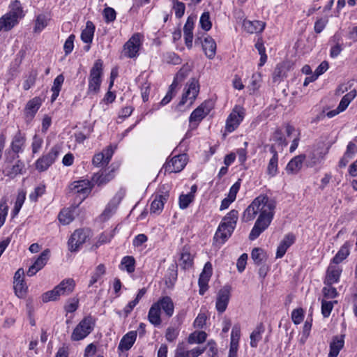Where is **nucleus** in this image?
<instances>
[{"instance_id": "nucleus-41", "label": "nucleus", "mask_w": 357, "mask_h": 357, "mask_svg": "<svg viewBox=\"0 0 357 357\" xmlns=\"http://www.w3.org/2000/svg\"><path fill=\"white\" fill-rule=\"evenodd\" d=\"M121 269H126L128 273H132L135 271V260L132 256L124 257L121 262Z\"/></svg>"}, {"instance_id": "nucleus-38", "label": "nucleus", "mask_w": 357, "mask_h": 357, "mask_svg": "<svg viewBox=\"0 0 357 357\" xmlns=\"http://www.w3.org/2000/svg\"><path fill=\"white\" fill-rule=\"evenodd\" d=\"M212 264L208 261L205 264L203 271L201 273L199 278L198 283H202L204 284H208L210 278L212 275Z\"/></svg>"}, {"instance_id": "nucleus-7", "label": "nucleus", "mask_w": 357, "mask_h": 357, "mask_svg": "<svg viewBox=\"0 0 357 357\" xmlns=\"http://www.w3.org/2000/svg\"><path fill=\"white\" fill-rule=\"evenodd\" d=\"M91 236V231L87 229H76L70 236L68 241V249L70 252L79 250L87 239Z\"/></svg>"}, {"instance_id": "nucleus-55", "label": "nucleus", "mask_w": 357, "mask_h": 357, "mask_svg": "<svg viewBox=\"0 0 357 357\" xmlns=\"http://www.w3.org/2000/svg\"><path fill=\"white\" fill-rule=\"evenodd\" d=\"M194 197L191 195H184L182 194L179 196L178 199V204L179 207L181 209H185L187 208L190 204L192 203L194 200Z\"/></svg>"}, {"instance_id": "nucleus-6", "label": "nucleus", "mask_w": 357, "mask_h": 357, "mask_svg": "<svg viewBox=\"0 0 357 357\" xmlns=\"http://www.w3.org/2000/svg\"><path fill=\"white\" fill-rule=\"evenodd\" d=\"M60 151L59 146H54L47 154L42 155L36 161V169L40 172L46 171L55 162L60 154Z\"/></svg>"}, {"instance_id": "nucleus-17", "label": "nucleus", "mask_w": 357, "mask_h": 357, "mask_svg": "<svg viewBox=\"0 0 357 357\" xmlns=\"http://www.w3.org/2000/svg\"><path fill=\"white\" fill-rule=\"evenodd\" d=\"M209 112L210 109L206 107V102L201 104L191 113L189 117L190 126L196 128Z\"/></svg>"}, {"instance_id": "nucleus-56", "label": "nucleus", "mask_w": 357, "mask_h": 357, "mask_svg": "<svg viewBox=\"0 0 357 357\" xmlns=\"http://www.w3.org/2000/svg\"><path fill=\"white\" fill-rule=\"evenodd\" d=\"M334 303H337V301H326L324 300L321 301V314L324 317H328L330 316Z\"/></svg>"}, {"instance_id": "nucleus-31", "label": "nucleus", "mask_w": 357, "mask_h": 357, "mask_svg": "<svg viewBox=\"0 0 357 357\" xmlns=\"http://www.w3.org/2000/svg\"><path fill=\"white\" fill-rule=\"evenodd\" d=\"M161 311L158 308V305L153 303L149 311L148 319L149 322L155 326H158L161 324Z\"/></svg>"}, {"instance_id": "nucleus-48", "label": "nucleus", "mask_w": 357, "mask_h": 357, "mask_svg": "<svg viewBox=\"0 0 357 357\" xmlns=\"http://www.w3.org/2000/svg\"><path fill=\"white\" fill-rule=\"evenodd\" d=\"M180 261L181 262V265L183 266V268H188L191 267L193 263L192 257L186 249L183 250L181 255Z\"/></svg>"}, {"instance_id": "nucleus-23", "label": "nucleus", "mask_w": 357, "mask_h": 357, "mask_svg": "<svg viewBox=\"0 0 357 357\" xmlns=\"http://www.w3.org/2000/svg\"><path fill=\"white\" fill-rule=\"evenodd\" d=\"M306 158L305 154H301L293 158L287 164L286 171L288 174H297L302 168L303 162Z\"/></svg>"}, {"instance_id": "nucleus-10", "label": "nucleus", "mask_w": 357, "mask_h": 357, "mask_svg": "<svg viewBox=\"0 0 357 357\" xmlns=\"http://www.w3.org/2000/svg\"><path fill=\"white\" fill-rule=\"evenodd\" d=\"M141 46V35L139 33L133 34L123 45V54L128 58H135L139 54Z\"/></svg>"}, {"instance_id": "nucleus-60", "label": "nucleus", "mask_w": 357, "mask_h": 357, "mask_svg": "<svg viewBox=\"0 0 357 357\" xmlns=\"http://www.w3.org/2000/svg\"><path fill=\"white\" fill-rule=\"evenodd\" d=\"M179 331L173 327H168L165 333V338L167 342H174L178 336Z\"/></svg>"}, {"instance_id": "nucleus-33", "label": "nucleus", "mask_w": 357, "mask_h": 357, "mask_svg": "<svg viewBox=\"0 0 357 357\" xmlns=\"http://www.w3.org/2000/svg\"><path fill=\"white\" fill-rule=\"evenodd\" d=\"M25 142V138L22 135L21 132L18 130V132L15 135L13 138L10 148L11 150L16 154H18L20 152L22 151V147ZM18 155H17V158H18Z\"/></svg>"}, {"instance_id": "nucleus-54", "label": "nucleus", "mask_w": 357, "mask_h": 357, "mask_svg": "<svg viewBox=\"0 0 357 357\" xmlns=\"http://www.w3.org/2000/svg\"><path fill=\"white\" fill-rule=\"evenodd\" d=\"M264 257L265 255L264 253V250L261 248H255L252 250L251 253V257L255 264H261L264 259Z\"/></svg>"}, {"instance_id": "nucleus-49", "label": "nucleus", "mask_w": 357, "mask_h": 357, "mask_svg": "<svg viewBox=\"0 0 357 357\" xmlns=\"http://www.w3.org/2000/svg\"><path fill=\"white\" fill-rule=\"evenodd\" d=\"M25 197H26V193L22 191L18 193L17 199H16V202L15 203V206L12 211V215H13V218L15 216H16L18 214V213L20 212V211L24 202Z\"/></svg>"}, {"instance_id": "nucleus-58", "label": "nucleus", "mask_w": 357, "mask_h": 357, "mask_svg": "<svg viewBox=\"0 0 357 357\" xmlns=\"http://www.w3.org/2000/svg\"><path fill=\"white\" fill-rule=\"evenodd\" d=\"M47 25V20L44 15H39L36 20L34 27L35 32H40Z\"/></svg>"}, {"instance_id": "nucleus-30", "label": "nucleus", "mask_w": 357, "mask_h": 357, "mask_svg": "<svg viewBox=\"0 0 357 357\" xmlns=\"http://www.w3.org/2000/svg\"><path fill=\"white\" fill-rule=\"evenodd\" d=\"M137 338L136 331H130L123 336L121 340L118 349L121 351H128L134 344Z\"/></svg>"}, {"instance_id": "nucleus-3", "label": "nucleus", "mask_w": 357, "mask_h": 357, "mask_svg": "<svg viewBox=\"0 0 357 357\" xmlns=\"http://www.w3.org/2000/svg\"><path fill=\"white\" fill-rule=\"evenodd\" d=\"M102 61L100 59H98L95 61L90 70L87 90V95L89 96L97 94L100 91L102 82Z\"/></svg>"}, {"instance_id": "nucleus-26", "label": "nucleus", "mask_w": 357, "mask_h": 357, "mask_svg": "<svg viewBox=\"0 0 357 357\" xmlns=\"http://www.w3.org/2000/svg\"><path fill=\"white\" fill-rule=\"evenodd\" d=\"M269 151L272 153V157L270 159L267 166V174L270 176H275L278 172V155L274 145H270Z\"/></svg>"}, {"instance_id": "nucleus-57", "label": "nucleus", "mask_w": 357, "mask_h": 357, "mask_svg": "<svg viewBox=\"0 0 357 357\" xmlns=\"http://www.w3.org/2000/svg\"><path fill=\"white\" fill-rule=\"evenodd\" d=\"M8 206L6 201L1 199L0 201V228L3 225L6 216L8 215Z\"/></svg>"}, {"instance_id": "nucleus-35", "label": "nucleus", "mask_w": 357, "mask_h": 357, "mask_svg": "<svg viewBox=\"0 0 357 357\" xmlns=\"http://www.w3.org/2000/svg\"><path fill=\"white\" fill-rule=\"evenodd\" d=\"M18 22V20L7 13L0 18V31H8L13 28Z\"/></svg>"}, {"instance_id": "nucleus-29", "label": "nucleus", "mask_w": 357, "mask_h": 357, "mask_svg": "<svg viewBox=\"0 0 357 357\" xmlns=\"http://www.w3.org/2000/svg\"><path fill=\"white\" fill-rule=\"evenodd\" d=\"M75 287V282L73 279L68 278L63 280L58 285L56 286L58 292L61 296H68L71 294Z\"/></svg>"}, {"instance_id": "nucleus-50", "label": "nucleus", "mask_w": 357, "mask_h": 357, "mask_svg": "<svg viewBox=\"0 0 357 357\" xmlns=\"http://www.w3.org/2000/svg\"><path fill=\"white\" fill-rule=\"evenodd\" d=\"M24 168V164L21 160H17V162L13 165L10 169L8 172L7 176L14 178L17 174H22V171Z\"/></svg>"}, {"instance_id": "nucleus-25", "label": "nucleus", "mask_w": 357, "mask_h": 357, "mask_svg": "<svg viewBox=\"0 0 357 357\" xmlns=\"http://www.w3.org/2000/svg\"><path fill=\"white\" fill-rule=\"evenodd\" d=\"M342 273V268L336 265H330L326 271L325 284H333L337 283Z\"/></svg>"}, {"instance_id": "nucleus-8", "label": "nucleus", "mask_w": 357, "mask_h": 357, "mask_svg": "<svg viewBox=\"0 0 357 357\" xmlns=\"http://www.w3.org/2000/svg\"><path fill=\"white\" fill-rule=\"evenodd\" d=\"M245 114V109L240 105H236L227 119L226 131L229 132L234 131L243 121Z\"/></svg>"}, {"instance_id": "nucleus-11", "label": "nucleus", "mask_w": 357, "mask_h": 357, "mask_svg": "<svg viewBox=\"0 0 357 357\" xmlns=\"http://www.w3.org/2000/svg\"><path fill=\"white\" fill-rule=\"evenodd\" d=\"M231 290V286L225 285L218 291L216 297L215 308L219 314H222L225 312L229 302Z\"/></svg>"}, {"instance_id": "nucleus-53", "label": "nucleus", "mask_w": 357, "mask_h": 357, "mask_svg": "<svg viewBox=\"0 0 357 357\" xmlns=\"http://www.w3.org/2000/svg\"><path fill=\"white\" fill-rule=\"evenodd\" d=\"M199 24L202 29L204 31H209L211 29L212 23L210 19V14L208 12H204L200 17Z\"/></svg>"}, {"instance_id": "nucleus-36", "label": "nucleus", "mask_w": 357, "mask_h": 357, "mask_svg": "<svg viewBox=\"0 0 357 357\" xmlns=\"http://www.w3.org/2000/svg\"><path fill=\"white\" fill-rule=\"evenodd\" d=\"M95 26L92 22L88 21L86 28L82 31L81 39L85 43H91L93 40Z\"/></svg>"}, {"instance_id": "nucleus-28", "label": "nucleus", "mask_w": 357, "mask_h": 357, "mask_svg": "<svg viewBox=\"0 0 357 357\" xmlns=\"http://www.w3.org/2000/svg\"><path fill=\"white\" fill-rule=\"evenodd\" d=\"M75 287V282L73 279L68 278L63 280L58 285L56 286L58 292L61 296H68L71 294Z\"/></svg>"}, {"instance_id": "nucleus-15", "label": "nucleus", "mask_w": 357, "mask_h": 357, "mask_svg": "<svg viewBox=\"0 0 357 357\" xmlns=\"http://www.w3.org/2000/svg\"><path fill=\"white\" fill-rule=\"evenodd\" d=\"M50 251L48 249L43 250L38 257L35 260L34 263L29 266L26 271V275L31 277L36 275L47 264L50 258Z\"/></svg>"}, {"instance_id": "nucleus-22", "label": "nucleus", "mask_w": 357, "mask_h": 357, "mask_svg": "<svg viewBox=\"0 0 357 357\" xmlns=\"http://www.w3.org/2000/svg\"><path fill=\"white\" fill-rule=\"evenodd\" d=\"M158 305L160 311L162 310L165 314L168 317H171L174 314V305L172 299L168 296L161 297L157 302L154 303Z\"/></svg>"}, {"instance_id": "nucleus-43", "label": "nucleus", "mask_w": 357, "mask_h": 357, "mask_svg": "<svg viewBox=\"0 0 357 357\" xmlns=\"http://www.w3.org/2000/svg\"><path fill=\"white\" fill-rule=\"evenodd\" d=\"M287 68L283 63H278L273 73V81L274 82H280L287 74Z\"/></svg>"}, {"instance_id": "nucleus-13", "label": "nucleus", "mask_w": 357, "mask_h": 357, "mask_svg": "<svg viewBox=\"0 0 357 357\" xmlns=\"http://www.w3.org/2000/svg\"><path fill=\"white\" fill-rule=\"evenodd\" d=\"M93 184L89 180H80L73 183L70 186V190L75 194L80 196V199L84 200L91 192Z\"/></svg>"}, {"instance_id": "nucleus-34", "label": "nucleus", "mask_w": 357, "mask_h": 357, "mask_svg": "<svg viewBox=\"0 0 357 357\" xmlns=\"http://www.w3.org/2000/svg\"><path fill=\"white\" fill-rule=\"evenodd\" d=\"M351 246V244L349 242H345L333 258L332 262L338 264L345 259L349 255V248Z\"/></svg>"}, {"instance_id": "nucleus-62", "label": "nucleus", "mask_w": 357, "mask_h": 357, "mask_svg": "<svg viewBox=\"0 0 357 357\" xmlns=\"http://www.w3.org/2000/svg\"><path fill=\"white\" fill-rule=\"evenodd\" d=\"M45 192V186L40 185L34 189V191L29 195V199L32 202H36L39 197H41Z\"/></svg>"}, {"instance_id": "nucleus-5", "label": "nucleus", "mask_w": 357, "mask_h": 357, "mask_svg": "<svg viewBox=\"0 0 357 357\" xmlns=\"http://www.w3.org/2000/svg\"><path fill=\"white\" fill-rule=\"evenodd\" d=\"M328 152V148L324 142L314 145L306 155L305 165L307 167H314L321 164Z\"/></svg>"}, {"instance_id": "nucleus-16", "label": "nucleus", "mask_w": 357, "mask_h": 357, "mask_svg": "<svg viewBox=\"0 0 357 357\" xmlns=\"http://www.w3.org/2000/svg\"><path fill=\"white\" fill-rule=\"evenodd\" d=\"M195 43V45L202 44L203 51L206 57L209 59H212L215 56L216 53V43L210 36H205L204 40H202L201 38H197Z\"/></svg>"}, {"instance_id": "nucleus-32", "label": "nucleus", "mask_w": 357, "mask_h": 357, "mask_svg": "<svg viewBox=\"0 0 357 357\" xmlns=\"http://www.w3.org/2000/svg\"><path fill=\"white\" fill-rule=\"evenodd\" d=\"M41 105V100L39 98L36 97L30 100L25 107L24 113L27 117H33L39 109Z\"/></svg>"}, {"instance_id": "nucleus-64", "label": "nucleus", "mask_w": 357, "mask_h": 357, "mask_svg": "<svg viewBox=\"0 0 357 357\" xmlns=\"http://www.w3.org/2000/svg\"><path fill=\"white\" fill-rule=\"evenodd\" d=\"M103 15L106 22H112L116 19V11L114 8L107 7L103 10Z\"/></svg>"}, {"instance_id": "nucleus-52", "label": "nucleus", "mask_w": 357, "mask_h": 357, "mask_svg": "<svg viewBox=\"0 0 357 357\" xmlns=\"http://www.w3.org/2000/svg\"><path fill=\"white\" fill-rule=\"evenodd\" d=\"M85 131H79L75 133V141L77 143H83L84 141L89 137L90 134L93 131V128L91 126L84 127Z\"/></svg>"}, {"instance_id": "nucleus-2", "label": "nucleus", "mask_w": 357, "mask_h": 357, "mask_svg": "<svg viewBox=\"0 0 357 357\" xmlns=\"http://www.w3.org/2000/svg\"><path fill=\"white\" fill-rule=\"evenodd\" d=\"M238 219V211L235 209L230 211L222 220L214 238L216 240L220 239L221 243H224L231 236L236 228Z\"/></svg>"}, {"instance_id": "nucleus-40", "label": "nucleus", "mask_w": 357, "mask_h": 357, "mask_svg": "<svg viewBox=\"0 0 357 357\" xmlns=\"http://www.w3.org/2000/svg\"><path fill=\"white\" fill-rule=\"evenodd\" d=\"M264 331V328L261 324L258 325L256 328L252 331L250 335V346L252 347H257L259 341L261 339V334Z\"/></svg>"}, {"instance_id": "nucleus-21", "label": "nucleus", "mask_w": 357, "mask_h": 357, "mask_svg": "<svg viewBox=\"0 0 357 357\" xmlns=\"http://www.w3.org/2000/svg\"><path fill=\"white\" fill-rule=\"evenodd\" d=\"M114 177V171L112 169H104L94 174L91 182L98 186L105 185Z\"/></svg>"}, {"instance_id": "nucleus-42", "label": "nucleus", "mask_w": 357, "mask_h": 357, "mask_svg": "<svg viewBox=\"0 0 357 357\" xmlns=\"http://www.w3.org/2000/svg\"><path fill=\"white\" fill-rule=\"evenodd\" d=\"M207 334L204 331H195L192 333L188 338V342L190 344L197 343L201 344L206 340Z\"/></svg>"}, {"instance_id": "nucleus-18", "label": "nucleus", "mask_w": 357, "mask_h": 357, "mask_svg": "<svg viewBox=\"0 0 357 357\" xmlns=\"http://www.w3.org/2000/svg\"><path fill=\"white\" fill-rule=\"evenodd\" d=\"M123 198V193L117 192L106 206L105 210L100 215L102 221L108 220L116 211L119 204Z\"/></svg>"}, {"instance_id": "nucleus-37", "label": "nucleus", "mask_w": 357, "mask_h": 357, "mask_svg": "<svg viewBox=\"0 0 357 357\" xmlns=\"http://www.w3.org/2000/svg\"><path fill=\"white\" fill-rule=\"evenodd\" d=\"M23 9L21 3L18 0L13 1L10 5V10L7 13L11 17L18 20L24 17Z\"/></svg>"}, {"instance_id": "nucleus-45", "label": "nucleus", "mask_w": 357, "mask_h": 357, "mask_svg": "<svg viewBox=\"0 0 357 357\" xmlns=\"http://www.w3.org/2000/svg\"><path fill=\"white\" fill-rule=\"evenodd\" d=\"M58 219L62 225H66L73 220L74 217L71 211L69 209H63L59 213Z\"/></svg>"}, {"instance_id": "nucleus-4", "label": "nucleus", "mask_w": 357, "mask_h": 357, "mask_svg": "<svg viewBox=\"0 0 357 357\" xmlns=\"http://www.w3.org/2000/svg\"><path fill=\"white\" fill-rule=\"evenodd\" d=\"M96 324L95 319L89 315L82 319L74 328L71 334V340L79 341L86 337L93 330Z\"/></svg>"}, {"instance_id": "nucleus-46", "label": "nucleus", "mask_w": 357, "mask_h": 357, "mask_svg": "<svg viewBox=\"0 0 357 357\" xmlns=\"http://www.w3.org/2000/svg\"><path fill=\"white\" fill-rule=\"evenodd\" d=\"M241 337L240 326L236 324L233 326L231 333V341L229 347H238V342Z\"/></svg>"}, {"instance_id": "nucleus-19", "label": "nucleus", "mask_w": 357, "mask_h": 357, "mask_svg": "<svg viewBox=\"0 0 357 357\" xmlns=\"http://www.w3.org/2000/svg\"><path fill=\"white\" fill-rule=\"evenodd\" d=\"M24 271L23 268H19L14 275V289L16 296L19 298H22L25 296L27 290V287L24 282L23 276Z\"/></svg>"}, {"instance_id": "nucleus-44", "label": "nucleus", "mask_w": 357, "mask_h": 357, "mask_svg": "<svg viewBox=\"0 0 357 357\" xmlns=\"http://www.w3.org/2000/svg\"><path fill=\"white\" fill-rule=\"evenodd\" d=\"M105 273V266L104 264H99L92 274L91 277V280L89 281V286L91 287Z\"/></svg>"}, {"instance_id": "nucleus-20", "label": "nucleus", "mask_w": 357, "mask_h": 357, "mask_svg": "<svg viewBox=\"0 0 357 357\" xmlns=\"http://www.w3.org/2000/svg\"><path fill=\"white\" fill-rule=\"evenodd\" d=\"M114 154V149L108 146L102 152L96 154L92 160V163L96 167H105L107 165Z\"/></svg>"}, {"instance_id": "nucleus-47", "label": "nucleus", "mask_w": 357, "mask_h": 357, "mask_svg": "<svg viewBox=\"0 0 357 357\" xmlns=\"http://www.w3.org/2000/svg\"><path fill=\"white\" fill-rule=\"evenodd\" d=\"M261 75L259 73H256L252 74L251 77L250 83L248 85V89L252 93H255L257 91L261 85Z\"/></svg>"}, {"instance_id": "nucleus-9", "label": "nucleus", "mask_w": 357, "mask_h": 357, "mask_svg": "<svg viewBox=\"0 0 357 357\" xmlns=\"http://www.w3.org/2000/svg\"><path fill=\"white\" fill-rule=\"evenodd\" d=\"M169 197V190L165 185L160 187L158 192L155 195L154 199L151 204V213L160 214L163 208L164 204L167 202Z\"/></svg>"}, {"instance_id": "nucleus-51", "label": "nucleus", "mask_w": 357, "mask_h": 357, "mask_svg": "<svg viewBox=\"0 0 357 357\" xmlns=\"http://www.w3.org/2000/svg\"><path fill=\"white\" fill-rule=\"evenodd\" d=\"M60 295L56 287L50 291H47L42 295V301L44 303L56 301L59 298Z\"/></svg>"}, {"instance_id": "nucleus-27", "label": "nucleus", "mask_w": 357, "mask_h": 357, "mask_svg": "<svg viewBox=\"0 0 357 357\" xmlns=\"http://www.w3.org/2000/svg\"><path fill=\"white\" fill-rule=\"evenodd\" d=\"M266 26V23L259 20H246L243 23V29L249 33H257L261 32Z\"/></svg>"}, {"instance_id": "nucleus-61", "label": "nucleus", "mask_w": 357, "mask_h": 357, "mask_svg": "<svg viewBox=\"0 0 357 357\" xmlns=\"http://www.w3.org/2000/svg\"><path fill=\"white\" fill-rule=\"evenodd\" d=\"M304 317L303 310L302 308L295 309L291 312V319L294 324L297 325L302 322Z\"/></svg>"}, {"instance_id": "nucleus-14", "label": "nucleus", "mask_w": 357, "mask_h": 357, "mask_svg": "<svg viewBox=\"0 0 357 357\" xmlns=\"http://www.w3.org/2000/svg\"><path fill=\"white\" fill-rule=\"evenodd\" d=\"M199 91V85L198 80L195 78H192L188 85V88L186 92L183 95L181 101L178 105V107L183 105L187 102V100H190V105H192L195 98H197Z\"/></svg>"}, {"instance_id": "nucleus-63", "label": "nucleus", "mask_w": 357, "mask_h": 357, "mask_svg": "<svg viewBox=\"0 0 357 357\" xmlns=\"http://www.w3.org/2000/svg\"><path fill=\"white\" fill-rule=\"evenodd\" d=\"M174 9L175 10V15L178 18H181L185 13V4L178 0H174Z\"/></svg>"}, {"instance_id": "nucleus-39", "label": "nucleus", "mask_w": 357, "mask_h": 357, "mask_svg": "<svg viewBox=\"0 0 357 357\" xmlns=\"http://www.w3.org/2000/svg\"><path fill=\"white\" fill-rule=\"evenodd\" d=\"M64 82V76L62 74L59 75L54 80L53 86H52V100L54 101L59 95L61 89L62 84Z\"/></svg>"}, {"instance_id": "nucleus-12", "label": "nucleus", "mask_w": 357, "mask_h": 357, "mask_svg": "<svg viewBox=\"0 0 357 357\" xmlns=\"http://www.w3.org/2000/svg\"><path fill=\"white\" fill-rule=\"evenodd\" d=\"M187 164V155L180 154L173 157L170 160L166 162L163 168L165 172L169 173L180 172Z\"/></svg>"}, {"instance_id": "nucleus-24", "label": "nucleus", "mask_w": 357, "mask_h": 357, "mask_svg": "<svg viewBox=\"0 0 357 357\" xmlns=\"http://www.w3.org/2000/svg\"><path fill=\"white\" fill-rule=\"evenodd\" d=\"M344 345V335L334 336L330 343L328 357H337Z\"/></svg>"}, {"instance_id": "nucleus-59", "label": "nucleus", "mask_w": 357, "mask_h": 357, "mask_svg": "<svg viewBox=\"0 0 357 357\" xmlns=\"http://www.w3.org/2000/svg\"><path fill=\"white\" fill-rule=\"evenodd\" d=\"M273 139L282 148L287 145L286 139L284 137L282 130L279 128H277L273 132Z\"/></svg>"}, {"instance_id": "nucleus-1", "label": "nucleus", "mask_w": 357, "mask_h": 357, "mask_svg": "<svg viewBox=\"0 0 357 357\" xmlns=\"http://www.w3.org/2000/svg\"><path fill=\"white\" fill-rule=\"evenodd\" d=\"M275 202L266 195L257 197L245 210L243 220L249 222L259 216L252 227L249 238L251 241L257 238L271 225L275 214Z\"/></svg>"}]
</instances>
